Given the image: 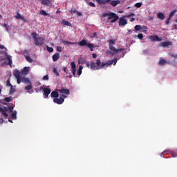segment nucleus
Returning <instances> with one entry per match:
<instances>
[{"label":"nucleus","instance_id":"obj_53","mask_svg":"<svg viewBox=\"0 0 177 177\" xmlns=\"http://www.w3.org/2000/svg\"><path fill=\"white\" fill-rule=\"evenodd\" d=\"M133 16H135V13L131 12V13H130L129 15H127V17H133Z\"/></svg>","mask_w":177,"mask_h":177},{"label":"nucleus","instance_id":"obj_48","mask_svg":"<svg viewBox=\"0 0 177 177\" xmlns=\"http://www.w3.org/2000/svg\"><path fill=\"white\" fill-rule=\"evenodd\" d=\"M3 27L6 28V30L7 31H8V30H9V26H8V24H3Z\"/></svg>","mask_w":177,"mask_h":177},{"label":"nucleus","instance_id":"obj_43","mask_svg":"<svg viewBox=\"0 0 177 177\" xmlns=\"http://www.w3.org/2000/svg\"><path fill=\"white\" fill-rule=\"evenodd\" d=\"M64 44H67L68 45H74V44H75V43H73V42H71V41H65L64 42Z\"/></svg>","mask_w":177,"mask_h":177},{"label":"nucleus","instance_id":"obj_31","mask_svg":"<svg viewBox=\"0 0 177 177\" xmlns=\"http://www.w3.org/2000/svg\"><path fill=\"white\" fill-rule=\"evenodd\" d=\"M136 31H140L142 30V26L141 25H136L135 26Z\"/></svg>","mask_w":177,"mask_h":177},{"label":"nucleus","instance_id":"obj_5","mask_svg":"<svg viewBox=\"0 0 177 177\" xmlns=\"http://www.w3.org/2000/svg\"><path fill=\"white\" fill-rule=\"evenodd\" d=\"M78 45H80V46H87V48H89L91 52H93V48H96V46L94 44L88 43L85 39L80 41L78 43Z\"/></svg>","mask_w":177,"mask_h":177},{"label":"nucleus","instance_id":"obj_44","mask_svg":"<svg viewBox=\"0 0 177 177\" xmlns=\"http://www.w3.org/2000/svg\"><path fill=\"white\" fill-rule=\"evenodd\" d=\"M57 52H62L63 48L61 46H57Z\"/></svg>","mask_w":177,"mask_h":177},{"label":"nucleus","instance_id":"obj_41","mask_svg":"<svg viewBox=\"0 0 177 177\" xmlns=\"http://www.w3.org/2000/svg\"><path fill=\"white\" fill-rule=\"evenodd\" d=\"M43 80L44 81H49V76L48 75L43 77Z\"/></svg>","mask_w":177,"mask_h":177},{"label":"nucleus","instance_id":"obj_32","mask_svg":"<svg viewBox=\"0 0 177 177\" xmlns=\"http://www.w3.org/2000/svg\"><path fill=\"white\" fill-rule=\"evenodd\" d=\"M7 60H8V64H9L10 66H12V59H10V56L7 55Z\"/></svg>","mask_w":177,"mask_h":177},{"label":"nucleus","instance_id":"obj_17","mask_svg":"<svg viewBox=\"0 0 177 177\" xmlns=\"http://www.w3.org/2000/svg\"><path fill=\"white\" fill-rule=\"evenodd\" d=\"M58 59H60V54L59 53H56L53 55V61L57 62Z\"/></svg>","mask_w":177,"mask_h":177},{"label":"nucleus","instance_id":"obj_40","mask_svg":"<svg viewBox=\"0 0 177 177\" xmlns=\"http://www.w3.org/2000/svg\"><path fill=\"white\" fill-rule=\"evenodd\" d=\"M137 38H138V39H143V34L140 33L137 35Z\"/></svg>","mask_w":177,"mask_h":177},{"label":"nucleus","instance_id":"obj_47","mask_svg":"<svg viewBox=\"0 0 177 177\" xmlns=\"http://www.w3.org/2000/svg\"><path fill=\"white\" fill-rule=\"evenodd\" d=\"M88 5H89V6H91L92 8H95V6H96V5H95V3L93 2H89Z\"/></svg>","mask_w":177,"mask_h":177},{"label":"nucleus","instance_id":"obj_7","mask_svg":"<svg viewBox=\"0 0 177 177\" xmlns=\"http://www.w3.org/2000/svg\"><path fill=\"white\" fill-rule=\"evenodd\" d=\"M14 76L17 79V84H21V76L20 71H15L14 72Z\"/></svg>","mask_w":177,"mask_h":177},{"label":"nucleus","instance_id":"obj_29","mask_svg":"<svg viewBox=\"0 0 177 177\" xmlns=\"http://www.w3.org/2000/svg\"><path fill=\"white\" fill-rule=\"evenodd\" d=\"M31 89H32V85L31 84V82H30L29 85L25 87V91H31Z\"/></svg>","mask_w":177,"mask_h":177},{"label":"nucleus","instance_id":"obj_18","mask_svg":"<svg viewBox=\"0 0 177 177\" xmlns=\"http://www.w3.org/2000/svg\"><path fill=\"white\" fill-rule=\"evenodd\" d=\"M41 5H45L46 6H49L50 5V0H41Z\"/></svg>","mask_w":177,"mask_h":177},{"label":"nucleus","instance_id":"obj_38","mask_svg":"<svg viewBox=\"0 0 177 177\" xmlns=\"http://www.w3.org/2000/svg\"><path fill=\"white\" fill-rule=\"evenodd\" d=\"M90 38H97V33L96 32H93V35L90 36Z\"/></svg>","mask_w":177,"mask_h":177},{"label":"nucleus","instance_id":"obj_54","mask_svg":"<svg viewBox=\"0 0 177 177\" xmlns=\"http://www.w3.org/2000/svg\"><path fill=\"white\" fill-rule=\"evenodd\" d=\"M21 20H23V21H24V23H28V21H27V19H25L24 17H22V18L21 19Z\"/></svg>","mask_w":177,"mask_h":177},{"label":"nucleus","instance_id":"obj_2","mask_svg":"<svg viewBox=\"0 0 177 177\" xmlns=\"http://www.w3.org/2000/svg\"><path fill=\"white\" fill-rule=\"evenodd\" d=\"M117 41V39H109L107 41V42L109 44V49L110 52L109 54L111 56H114V55H116V53H120V52H122L124 50V48H115L113 45H115V42Z\"/></svg>","mask_w":177,"mask_h":177},{"label":"nucleus","instance_id":"obj_45","mask_svg":"<svg viewBox=\"0 0 177 177\" xmlns=\"http://www.w3.org/2000/svg\"><path fill=\"white\" fill-rule=\"evenodd\" d=\"M132 32H133L132 30L128 29L127 32L126 33V35H129V34H132Z\"/></svg>","mask_w":177,"mask_h":177},{"label":"nucleus","instance_id":"obj_30","mask_svg":"<svg viewBox=\"0 0 177 177\" xmlns=\"http://www.w3.org/2000/svg\"><path fill=\"white\" fill-rule=\"evenodd\" d=\"M15 19H17V20H21L22 19V16L21 15H20V13L17 12V15L15 16Z\"/></svg>","mask_w":177,"mask_h":177},{"label":"nucleus","instance_id":"obj_13","mask_svg":"<svg viewBox=\"0 0 177 177\" xmlns=\"http://www.w3.org/2000/svg\"><path fill=\"white\" fill-rule=\"evenodd\" d=\"M59 93H64V95H70V90L67 88H62L59 90H57Z\"/></svg>","mask_w":177,"mask_h":177},{"label":"nucleus","instance_id":"obj_63","mask_svg":"<svg viewBox=\"0 0 177 177\" xmlns=\"http://www.w3.org/2000/svg\"><path fill=\"white\" fill-rule=\"evenodd\" d=\"M4 110V108L0 107V111L1 113Z\"/></svg>","mask_w":177,"mask_h":177},{"label":"nucleus","instance_id":"obj_58","mask_svg":"<svg viewBox=\"0 0 177 177\" xmlns=\"http://www.w3.org/2000/svg\"><path fill=\"white\" fill-rule=\"evenodd\" d=\"M97 57V55L95 53L93 54V59H96Z\"/></svg>","mask_w":177,"mask_h":177},{"label":"nucleus","instance_id":"obj_26","mask_svg":"<svg viewBox=\"0 0 177 177\" xmlns=\"http://www.w3.org/2000/svg\"><path fill=\"white\" fill-rule=\"evenodd\" d=\"M39 15H42L43 16H50L49 13L46 12V11L41 10L39 12Z\"/></svg>","mask_w":177,"mask_h":177},{"label":"nucleus","instance_id":"obj_64","mask_svg":"<svg viewBox=\"0 0 177 177\" xmlns=\"http://www.w3.org/2000/svg\"><path fill=\"white\" fill-rule=\"evenodd\" d=\"M56 13H57V14H58V13H60V10H57V12H56Z\"/></svg>","mask_w":177,"mask_h":177},{"label":"nucleus","instance_id":"obj_27","mask_svg":"<svg viewBox=\"0 0 177 177\" xmlns=\"http://www.w3.org/2000/svg\"><path fill=\"white\" fill-rule=\"evenodd\" d=\"M167 63V61L164 59H162L159 61L158 64L159 66H164Z\"/></svg>","mask_w":177,"mask_h":177},{"label":"nucleus","instance_id":"obj_21","mask_svg":"<svg viewBox=\"0 0 177 177\" xmlns=\"http://www.w3.org/2000/svg\"><path fill=\"white\" fill-rule=\"evenodd\" d=\"M51 97H55L56 99L59 96V93L56 91H53L50 94Z\"/></svg>","mask_w":177,"mask_h":177},{"label":"nucleus","instance_id":"obj_61","mask_svg":"<svg viewBox=\"0 0 177 177\" xmlns=\"http://www.w3.org/2000/svg\"><path fill=\"white\" fill-rule=\"evenodd\" d=\"M82 68H84V67H82V66H79V70H80V71H82Z\"/></svg>","mask_w":177,"mask_h":177},{"label":"nucleus","instance_id":"obj_51","mask_svg":"<svg viewBox=\"0 0 177 177\" xmlns=\"http://www.w3.org/2000/svg\"><path fill=\"white\" fill-rule=\"evenodd\" d=\"M171 57H174V59H177V54H170Z\"/></svg>","mask_w":177,"mask_h":177},{"label":"nucleus","instance_id":"obj_11","mask_svg":"<svg viewBox=\"0 0 177 177\" xmlns=\"http://www.w3.org/2000/svg\"><path fill=\"white\" fill-rule=\"evenodd\" d=\"M71 71L73 75H75V73H77V66L75 65V62H73L71 63Z\"/></svg>","mask_w":177,"mask_h":177},{"label":"nucleus","instance_id":"obj_55","mask_svg":"<svg viewBox=\"0 0 177 177\" xmlns=\"http://www.w3.org/2000/svg\"><path fill=\"white\" fill-rule=\"evenodd\" d=\"M76 13H77V16H80V17L82 16V12L77 11Z\"/></svg>","mask_w":177,"mask_h":177},{"label":"nucleus","instance_id":"obj_1","mask_svg":"<svg viewBox=\"0 0 177 177\" xmlns=\"http://www.w3.org/2000/svg\"><path fill=\"white\" fill-rule=\"evenodd\" d=\"M86 67H90L91 70H100L102 68H104V67L107 68L109 66H111V64H113V66H115L117 64V58H115L113 60L109 61L107 62H102V61L100 59V58L96 59V62H91L89 64L88 62H86Z\"/></svg>","mask_w":177,"mask_h":177},{"label":"nucleus","instance_id":"obj_37","mask_svg":"<svg viewBox=\"0 0 177 177\" xmlns=\"http://www.w3.org/2000/svg\"><path fill=\"white\" fill-rule=\"evenodd\" d=\"M15 92H16V88H15L13 86H11L10 93H15Z\"/></svg>","mask_w":177,"mask_h":177},{"label":"nucleus","instance_id":"obj_25","mask_svg":"<svg viewBox=\"0 0 177 177\" xmlns=\"http://www.w3.org/2000/svg\"><path fill=\"white\" fill-rule=\"evenodd\" d=\"M176 12H177L176 10H173L170 12V14H169V19H172V17H174V15L176 13Z\"/></svg>","mask_w":177,"mask_h":177},{"label":"nucleus","instance_id":"obj_16","mask_svg":"<svg viewBox=\"0 0 177 177\" xmlns=\"http://www.w3.org/2000/svg\"><path fill=\"white\" fill-rule=\"evenodd\" d=\"M6 111H8V108L4 106V110L1 112L2 116L4 117V118H8V117H9V115H8V113H6Z\"/></svg>","mask_w":177,"mask_h":177},{"label":"nucleus","instance_id":"obj_4","mask_svg":"<svg viewBox=\"0 0 177 177\" xmlns=\"http://www.w3.org/2000/svg\"><path fill=\"white\" fill-rule=\"evenodd\" d=\"M102 17H108V20H111V23H115V21H118L119 19L118 15L114 12H105L102 15ZM111 19H113L111 20Z\"/></svg>","mask_w":177,"mask_h":177},{"label":"nucleus","instance_id":"obj_14","mask_svg":"<svg viewBox=\"0 0 177 177\" xmlns=\"http://www.w3.org/2000/svg\"><path fill=\"white\" fill-rule=\"evenodd\" d=\"M109 2L110 5H111V6H113V8H115L117 5H120V3H121V2L119 0H113Z\"/></svg>","mask_w":177,"mask_h":177},{"label":"nucleus","instance_id":"obj_15","mask_svg":"<svg viewBox=\"0 0 177 177\" xmlns=\"http://www.w3.org/2000/svg\"><path fill=\"white\" fill-rule=\"evenodd\" d=\"M96 2L99 3V5H106V3H109L111 0H95Z\"/></svg>","mask_w":177,"mask_h":177},{"label":"nucleus","instance_id":"obj_20","mask_svg":"<svg viewBox=\"0 0 177 177\" xmlns=\"http://www.w3.org/2000/svg\"><path fill=\"white\" fill-rule=\"evenodd\" d=\"M21 82H24V84H31L30 79L27 77H22Z\"/></svg>","mask_w":177,"mask_h":177},{"label":"nucleus","instance_id":"obj_52","mask_svg":"<svg viewBox=\"0 0 177 177\" xmlns=\"http://www.w3.org/2000/svg\"><path fill=\"white\" fill-rule=\"evenodd\" d=\"M170 20H171V19H169V17L166 20L165 24H167V26H168V24H169Z\"/></svg>","mask_w":177,"mask_h":177},{"label":"nucleus","instance_id":"obj_39","mask_svg":"<svg viewBox=\"0 0 177 177\" xmlns=\"http://www.w3.org/2000/svg\"><path fill=\"white\" fill-rule=\"evenodd\" d=\"M4 102H12V99L10 98V97H6V98H4Z\"/></svg>","mask_w":177,"mask_h":177},{"label":"nucleus","instance_id":"obj_42","mask_svg":"<svg viewBox=\"0 0 177 177\" xmlns=\"http://www.w3.org/2000/svg\"><path fill=\"white\" fill-rule=\"evenodd\" d=\"M136 8H141L142 7V3H136L135 4Z\"/></svg>","mask_w":177,"mask_h":177},{"label":"nucleus","instance_id":"obj_3","mask_svg":"<svg viewBox=\"0 0 177 177\" xmlns=\"http://www.w3.org/2000/svg\"><path fill=\"white\" fill-rule=\"evenodd\" d=\"M32 37L34 39V44L36 46H42L45 44V38L38 37L37 32L32 33Z\"/></svg>","mask_w":177,"mask_h":177},{"label":"nucleus","instance_id":"obj_46","mask_svg":"<svg viewBox=\"0 0 177 177\" xmlns=\"http://www.w3.org/2000/svg\"><path fill=\"white\" fill-rule=\"evenodd\" d=\"M71 13H77V10H75V8H71V10H70Z\"/></svg>","mask_w":177,"mask_h":177},{"label":"nucleus","instance_id":"obj_6","mask_svg":"<svg viewBox=\"0 0 177 177\" xmlns=\"http://www.w3.org/2000/svg\"><path fill=\"white\" fill-rule=\"evenodd\" d=\"M67 97V96L62 94L60 95L59 98H54L53 102L54 103H56L57 104H63L64 103V98Z\"/></svg>","mask_w":177,"mask_h":177},{"label":"nucleus","instance_id":"obj_33","mask_svg":"<svg viewBox=\"0 0 177 177\" xmlns=\"http://www.w3.org/2000/svg\"><path fill=\"white\" fill-rule=\"evenodd\" d=\"M164 154H169V150L163 151L160 154V157H162V156H164Z\"/></svg>","mask_w":177,"mask_h":177},{"label":"nucleus","instance_id":"obj_12","mask_svg":"<svg viewBox=\"0 0 177 177\" xmlns=\"http://www.w3.org/2000/svg\"><path fill=\"white\" fill-rule=\"evenodd\" d=\"M172 42L171 41H162L160 43V46H162V48H168V46H171Z\"/></svg>","mask_w":177,"mask_h":177},{"label":"nucleus","instance_id":"obj_35","mask_svg":"<svg viewBox=\"0 0 177 177\" xmlns=\"http://www.w3.org/2000/svg\"><path fill=\"white\" fill-rule=\"evenodd\" d=\"M46 48H47L48 52H49L50 53H52V52H53V48L49 47L48 46H46Z\"/></svg>","mask_w":177,"mask_h":177},{"label":"nucleus","instance_id":"obj_49","mask_svg":"<svg viewBox=\"0 0 177 177\" xmlns=\"http://www.w3.org/2000/svg\"><path fill=\"white\" fill-rule=\"evenodd\" d=\"M13 109H14V107L12 106H8V110H10V111L11 113H13Z\"/></svg>","mask_w":177,"mask_h":177},{"label":"nucleus","instance_id":"obj_56","mask_svg":"<svg viewBox=\"0 0 177 177\" xmlns=\"http://www.w3.org/2000/svg\"><path fill=\"white\" fill-rule=\"evenodd\" d=\"M77 74H78V75H81V74H82V71L78 70Z\"/></svg>","mask_w":177,"mask_h":177},{"label":"nucleus","instance_id":"obj_34","mask_svg":"<svg viewBox=\"0 0 177 177\" xmlns=\"http://www.w3.org/2000/svg\"><path fill=\"white\" fill-rule=\"evenodd\" d=\"M53 73L57 75V77H59V72H57V69L56 68H53Z\"/></svg>","mask_w":177,"mask_h":177},{"label":"nucleus","instance_id":"obj_9","mask_svg":"<svg viewBox=\"0 0 177 177\" xmlns=\"http://www.w3.org/2000/svg\"><path fill=\"white\" fill-rule=\"evenodd\" d=\"M127 24H128V21H127L124 17L119 19L120 27H124V26H127Z\"/></svg>","mask_w":177,"mask_h":177},{"label":"nucleus","instance_id":"obj_23","mask_svg":"<svg viewBox=\"0 0 177 177\" xmlns=\"http://www.w3.org/2000/svg\"><path fill=\"white\" fill-rule=\"evenodd\" d=\"M62 24L64 26H68V27H73V26L71 25V24L70 22H68V21L66 20H63L62 21Z\"/></svg>","mask_w":177,"mask_h":177},{"label":"nucleus","instance_id":"obj_36","mask_svg":"<svg viewBox=\"0 0 177 177\" xmlns=\"http://www.w3.org/2000/svg\"><path fill=\"white\" fill-rule=\"evenodd\" d=\"M16 115H17V112L16 111L12 112V114H11L12 118L13 120H16V118H17Z\"/></svg>","mask_w":177,"mask_h":177},{"label":"nucleus","instance_id":"obj_60","mask_svg":"<svg viewBox=\"0 0 177 177\" xmlns=\"http://www.w3.org/2000/svg\"><path fill=\"white\" fill-rule=\"evenodd\" d=\"M0 49H5V46L1 45L0 46Z\"/></svg>","mask_w":177,"mask_h":177},{"label":"nucleus","instance_id":"obj_59","mask_svg":"<svg viewBox=\"0 0 177 177\" xmlns=\"http://www.w3.org/2000/svg\"><path fill=\"white\" fill-rule=\"evenodd\" d=\"M0 124H3V118L0 119Z\"/></svg>","mask_w":177,"mask_h":177},{"label":"nucleus","instance_id":"obj_62","mask_svg":"<svg viewBox=\"0 0 177 177\" xmlns=\"http://www.w3.org/2000/svg\"><path fill=\"white\" fill-rule=\"evenodd\" d=\"M130 21H131V22L135 21V18H131V19H130Z\"/></svg>","mask_w":177,"mask_h":177},{"label":"nucleus","instance_id":"obj_50","mask_svg":"<svg viewBox=\"0 0 177 177\" xmlns=\"http://www.w3.org/2000/svg\"><path fill=\"white\" fill-rule=\"evenodd\" d=\"M7 86H12V84H10V80L9 79L7 80Z\"/></svg>","mask_w":177,"mask_h":177},{"label":"nucleus","instance_id":"obj_22","mask_svg":"<svg viewBox=\"0 0 177 177\" xmlns=\"http://www.w3.org/2000/svg\"><path fill=\"white\" fill-rule=\"evenodd\" d=\"M28 68H30V67L25 66L22 70V74L27 75L28 74Z\"/></svg>","mask_w":177,"mask_h":177},{"label":"nucleus","instance_id":"obj_57","mask_svg":"<svg viewBox=\"0 0 177 177\" xmlns=\"http://www.w3.org/2000/svg\"><path fill=\"white\" fill-rule=\"evenodd\" d=\"M142 30H147V26H142Z\"/></svg>","mask_w":177,"mask_h":177},{"label":"nucleus","instance_id":"obj_28","mask_svg":"<svg viewBox=\"0 0 177 177\" xmlns=\"http://www.w3.org/2000/svg\"><path fill=\"white\" fill-rule=\"evenodd\" d=\"M25 59L27 60V62H28V63H32V59H31L30 56L26 55Z\"/></svg>","mask_w":177,"mask_h":177},{"label":"nucleus","instance_id":"obj_19","mask_svg":"<svg viewBox=\"0 0 177 177\" xmlns=\"http://www.w3.org/2000/svg\"><path fill=\"white\" fill-rule=\"evenodd\" d=\"M158 19H160V20H164L165 19V16L162 12H158L157 14Z\"/></svg>","mask_w":177,"mask_h":177},{"label":"nucleus","instance_id":"obj_10","mask_svg":"<svg viewBox=\"0 0 177 177\" xmlns=\"http://www.w3.org/2000/svg\"><path fill=\"white\" fill-rule=\"evenodd\" d=\"M42 90L44 92L43 95H44L46 99H48V97H49V95H50V92H51L50 88H43Z\"/></svg>","mask_w":177,"mask_h":177},{"label":"nucleus","instance_id":"obj_8","mask_svg":"<svg viewBox=\"0 0 177 177\" xmlns=\"http://www.w3.org/2000/svg\"><path fill=\"white\" fill-rule=\"evenodd\" d=\"M148 38L149 39H151L152 42L162 41V38L159 37L158 35H150V36H148Z\"/></svg>","mask_w":177,"mask_h":177},{"label":"nucleus","instance_id":"obj_24","mask_svg":"<svg viewBox=\"0 0 177 177\" xmlns=\"http://www.w3.org/2000/svg\"><path fill=\"white\" fill-rule=\"evenodd\" d=\"M78 63H79V64H84L86 63V59L85 58H80L78 60Z\"/></svg>","mask_w":177,"mask_h":177}]
</instances>
